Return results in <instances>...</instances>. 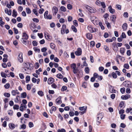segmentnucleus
Wrapping results in <instances>:
<instances>
[{"instance_id": "nucleus-34", "label": "nucleus", "mask_w": 132, "mask_h": 132, "mask_svg": "<svg viewBox=\"0 0 132 132\" xmlns=\"http://www.w3.org/2000/svg\"><path fill=\"white\" fill-rule=\"evenodd\" d=\"M32 86V84L30 85L29 84H27V89L28 90H30L31 89V86Z\"/></svg>"}, {"instance_id": "nucleus-33", "label": "nucleus", "mask_w": 132, "mask_h": 132, "mask_svg": "<svg viewBox=\"0 0 132 132\" xmlns=\"http://www.w3.org/2000/svg\"><path fill=\"white\" fill-rule=\"evenodd\" d=\"M61 97H59L56 99V101L57 103L60 104L62 103V101L61 99L59 100V98H61ZM60 99H61V98H60Z\"/></svg>"}, {"instance_id": "nucleus-13", "label": "nucleus", "mask_w": 132, "mask_h": 132, "mask_svg": "<svg viewBox=\"0 0 132 132\" xmlns=\"http://www.w3.org/2000/svg\"><path fill=\"white\" fill-rule=\"evenodd\" d=\"M22 38L25 40H27L28 39L29 36L26 32H23L22 34Z\"/></svg>"}, {"instance_id": "nucleus-40", "label": "nucleus", "mask_w": 132, "mask_h": 132, "mask_svg": "<svg viewBox=\"0 0 132 132\" xmlns=\"http://www.w3.org/2000/svg\"><path fill=\"white\" fill-rule=\"evenodd\" d=\"M121 37L123 38H126V35L124 32H123L122 33L121 35L120 36Z\"/></svg>"}, {"instance_id": "nucleus-9", "label": "nucleus", "mask_w": 132, "mask_h": 132, "mask_svg": "<svg viewBox=\"0 0 132 132\" xmlns=\"http://www.w3.org/2000/svg\"><path fill=\"white\" fill-rule=\"evenodd\" d=\"M112 46L113 50L115 51H118V48L117 47L116 43L114 42L112 44Z\"/></svg>"}, {"instance_id": "nucleus-43", "label": "nucleus", "mask_w": 132, "mask_h": 132, "mask_svg": "<svg viewBox=\"0 0 132 132\" xmlns=\"http://www.w3.org/2000/svg\"><path fill=\"white\" fill-rule=\"evenodd\" d=\"M73 24L76 27H77L78 26V22L76 20H74L73 21Z\"/></svg>"}, {"instance_id": "nucleus-25", "label": "nucleus", "mask_w": 132, "mask_h": 132, "mask_svg": "<svg viewBox=\"0 0 132 132\" xmlns=\"http://www.w3.org/2000/svg\"><path fill=\"white\" fill-rule=\"evenodd\" d=\"M26 83H28L30 80V77L29 76H27L26 78Z\"/></svg>"}, {"instance_id": "nucleus-45", "label": "nucleus", "mask_w": 132, "mask_h": 132, "mask_svg": "<svg viewBox=\"0 0 132 132\" xmlns=\"http://www.w3.org/2000/svg\"><path fill=\"white\" fill-rule=\"evenodd\" d=\"M71 67L73 69L76 68V65L75 63H73L71 64Z\"/></svg>"}, {"instance_id": "nucleus-64", "label": "nucleus", "mask_w": 132, "mask_h": 132, "mask_svg": "<svg viewBox=\"0 0 132 132\" xmlns=\"http://www.w3.org/2000/svg\"><path fill=\"white\" fill-rule=\"evenodd\" d=\"M116 7L118 10H121V5H117Z\"/></svg>"}, {"instance_id": "nucleus-58", "label": "nucleus", "mask_w": 132, "mask_h": 132, "mask_svg": "<svg viewBox=\"0 0 132 132\" xmlns=\"http://www.w3.org/2000/svg\"><path fill=\"white\" fill-rule=\"evenodd\" d=\"M124 103L123 101L121 102L119 104V106L122 108L124 105Z\"/></svg>"}, {"instance_id": "nucleus-41", "label": "nucleus", "mask_w": 132, "mask_h": 132, "mask_svg": "<svg viewBox=\"0 0 132 132\" xmlns=\"http://www.w3.org/2000/svg\"><path fill=\"white\" fill-rule=\"evenodd\" d=\"M67 89V87L65 86H63L61 89V90L62 91H64L66 90Z\"/></svg>"}, {"instance_id": "nucleus-60", "label": "nucleus", "mask_w": 132, "mask_h": 132, "mask_svg": "<svg viewBox=\"0 0 132 132\" xmlns=\"http://www.w3.org/2000/svg\"><path fill=\"white\" fill-rule=\"evenodd\" d=\"M1 76L2 77L6 78L7 75H5V74L4 72H2L1 73Z\"/></svg>"}, {"instance_id": "nucleus-32", "label": "nucleus", "mask_w": 132, "mask_h": 132, "mask_svg": "<svg viewBox=\"0 0 132 132\" xmlns=\"http://www.w3.org/2000/svg\"><path fill=\"white\" fill-rule=\"evenodd\" d=\"M4 87L5 89H8L9 88L10 86V84L9 83H6L5 85L4 86Z\"/></svg>"}, {"instance_id": "nucleus-39", "label": "nucleus", "mask_w": 132, "mask_h": 132, "mask_svg": "<svg viewBox=\"0 0 132 132\" xmlns=\"http://www.w3.org/2000/svg\"><path fill=\"white\" fill-rule=\"evenodd\" d=\"M125 88L124 87L120 89V92L122 94H123L125 93Z\"/></svg>"}, {"instance_id": "nucleus-4", "label": "nucleus", "mask_w": 132, "mask_h": 132, "mask_svg": "<svg viewBox=\"0 0 132 132\" xmlns=\"http://www.w3.org/2000/svg\"><path fill=\"white\" fill-rule=\"evenodd\" d=\"M117 74L119 76L121 75V73L119 71H116L115 72H112L111 74V75L112 76V77L114 79H116L117 77Z\"/></svg>"}, {"instance_id": "nucleus-18", "label": "nucleus", "mask_w": 132, "mask_h": 132, "mask_svg": "<svg viewBox=\"0 0 132 132\" xmlns=\"http://www.w3.org/2000/svg\"><path fill=\"white\" fill-rule=\"evenodd\" d=\"M125 50V49L124 48H120V52L122 55H123Z\"/></svg>"}, {"instance_id": "nucleus-50", "label": "nucleus", "mask_w": 132, "mask_h": 132, "mask_svg": "<svg viewBox=\"0 0 132 132\" xmlns=\"http://www.w3.org/2000/svg\"><path fill=\"white\" fill-rule=\"evenodd\" d=\"M67 8L69 10H71L72 9V6L70 4H68L67 5Z\"/></svg>"}, {"instance_id": "nucleus-20", "label": "nucleus", "mask_w": 132, "mask_h": 132, "mask_svg": "<svg viewBox=\"0 0 132 132\" xmlns=\"http://www.w3.org/2000/svg\"><path fill=\"white\" fill-rule=\"evenodd\" d=\"M27 96V94L26 92H24L21 94V97L22 98H25Z\"/></svg>"}, {"instance_id": "nucleus-55", "label": "nucleus", "mask_w": 132, "mask_h": 132, "mask_svg": "<svg viewBox=\"0 0 132 132\" xmlns=\"http://www.w3.org/2000/svg\"><path fill=\"white\" fill-rule=\"evenodd\" d=\"M123 67L126 69H128L129 66L128 64H124Z\"/></svg>"}, {"instance_id": "nucleus-47", "label": "nucleus", "mask_w": 132, "mask_h": 132, "mask_svg": "<svg viewBox=\"0 0 132 132\" xmlns=\"http://www.w3.org/2000/svg\"><path fill=\"white\" fill-rule=\"evenodd\" d=\"M57 132H66V130L62 128L61 129H58Z\"/></svg>"}, {"instance_id": "nucleus-54", "label": "nucleus", "mask_w": 132, "mask_h": 132, "mask_svg": "<svg viewBox=\"0 0 132 132\" xmlns=\"http://www.w3.org/2000/svg\"><path fill=\"white\" fill-rule=\"evenodd\" d=\"M16 93L15 91V90H12L11 91L12 94L13 96H15L16 94Z\"/></svg>"}, {"instance_id": "nucleus-48", "label": "nucleus", "mask_w": 132, "mask_h": 132, "mask_svg": "<svg viewBox=\"0 0 132 132\" xmlns=\"http://www.w3.org/2000/svg\"><path fill=\"white\" fill-rule=\"evenodd\" d=\"M123 15L125 17L127 18L128 16V13L127 12H125L123 13Z\"/></svg>"}, {"instance_id": "nucleus-62", "label": "nucleus", "mask_w": 132, "mask_h": 132, "mask_svg": "<svg viewBox=\"0 0 132 132\" xmlns=\"http://www.w3.org/2000/svg\"><path fill=\"white\" fill-rule=\"evenodd\" d=\"M106 42L107 43L111 42H112V40L111 39L108 38L106 40Z\"/></svg>"}, {"instance_id": "nucleus-12", "label": "nucleus", "mask_w": 132, "mask_h": 132, "mask_svg": "<svg viewBox=\"0 0 132 132\" xmlns=\"http://www.w3.org/2000/svg\"><path fill=\"white\" fill-rule=\"evenodd\" d=\"M54 79L52 77H50L48 78L47 82L48 84H51L54 82Z\"/></svg>"}, {"instance_id": "nucleus-37", "label": "nucleus", "mask_w": 132, "mask_h": 132, "mask_svg": "<svg viewBox=\"0 0 132 132\" xmlns=\"http://www.w3.org/2000/svg\"><path fill=\"white\" fill-rule=\"evenodd\" d=\"M19 108V106L18 105H14L13 106V108L14 110H18Z\"/></svg>"}, {"instance_id": "nucleus-49", "label": "nucleus", "mask_w": 132, "mask_h": 132, "mask_svg": "<svg viewBox=\"0 0 132 132\" xmlns=\"http://www.w3.org/2000/svg\"><path fill=\"white\" fill-rule=\"evenodd\" d=\"M33 12L35 14V15L36 16H38V14L37 12V11L36 10V9H34L33 10Z\"/></svg>"}, {"instance_id": "nucleus-5", "label": "nucleus", "mask_w": 132, "mask_h": 132, "mask_svg": "<svg viewBox=\"0 0 132 132\" xmlns=\"http://www.w3.org/2000/svg\"><path fill=\"white\" fill-rule=\"evenodd\" d=\"M85 7L90 13H95L96 12V10L94 8H92L88 5H86Z\"/></svg>"}, {"instance_id": "nucleus-52", "label": "nucleus", "mask_w": 132, "mask_h": 132, "mask_svg": "<svg viewBox=\"0 0 132 132\" xmlns=\"http://www.w3.org/2000/svg\"><path fill=\"white\" fill-rule=\"evenodd\" d=\"M26 128V125L23 124L21 125V127L20 129H25Z\"/></svg>"}, {"instance_id": "nucleus-26", "label": "nucleus", "mask_w": 132, "mask_h": 132, "mask_svg": "<svg viewBox=\"0 0 132 132\" xmlns=\"http://www.w3.org/2000/svg\"><path fill=\"white\" fill-rule=\"evenodd\" d=\"M24 39H23L22 38L21 39V41L22 43L24 44L25 45H27V42L26 41V40H24Z\"/></svg>"}, {"instance_id": "nucleus-3", "label": "nucleus", "mask_w": 132, "mask_h": 132, "mask_svg": "<svg viewBox=\"0 0 132 132\" xmlns=\"http://www.w3.org/2000/svg\"><path fill=\"white\" fill-rule=\"evenodd\" d=\"M32 64L31 63L27 62H24L23 63L24 68H26L27 69L31 70L32 69L30 67L31 65Z\"/></svg>"}, {"instance_id": "nucleus-22", "label": "nucleus", "mask_w": 132, "mask_h": 132, "mask_svg": "<svg viewBox=\"0 0 132 132\" xmlns=\"http://www.w3.org/2000/svg\"><path fill=\"white\" fill-rule=\"evenodd\" d=\"M114 89L113 87L111 85H110V86L109 88V91L111 93H116V92H114L113 91V90Z\"/></svg>"}, {"instance_id": "nucleus-17", "label": "nucleus", "mask_w": 132, "mask_h": 132, "mask_svg": "<svg viewBox=\"0 0 132 132\" xmlns=\"http://www.w3.org/2000/svg\"><path fill=\"white\" fill-rule=\"evenodd\" d=\"M127 27V25L126 23H124L122 25V28L124 30H126Z\"/></svg>"}, {"instance_id": "nucleus-36", "label": "nucleus", "mask_w": 132, "mask_h": 132, "mask_svg": "<svg viewBox=\"0 0 132 132\" xmlns=\"http://www.w3.org/2000/svg\"><path fill=\"white\" fill-rule=\"evenodd\" d=\"M85 71L86 73H88L89 72V69L88 67H86L85 69Z\"/></svg>"}, {"instance_id": "nucleus-51", "label": "nucleus", "mask_w": 132, "mask_h": 132, "mask_svg": "<svg viewBox=\"0 0 132 132\" xmlns=\"http://www.w3.org/2000/svg\"><path fill=\"white\" fill-rule=\"evenodd\" d=\"M101 4L103 8H105L106 7V5L105 3L103 2H102L101 3Z\"/></svg>"}, {"instance_id": "nucleus-15", "label": "nucleus", "mask_w": 132, "mask_h": 132, "mask_svg": "<svg viewBox=\"0 0 132 132\" xmlns=\"http://www.w3.org/2000/svg\"><path fill=\"white\" fill-rule=\"evenodd\" d=\"M10 128L11 129H14L15 127V125L13 123H10L9 124Z\"/></svg>"}, {"instance_id": "nucleus-10", "label": "nucleus", "mask_w": 132, "mask_h": 132, "mask_svg": "<svg viewBox=\"0 0 132 132\" xmlns=\"http://www.w3.org/2000/svg\"><path fill=\"white\" fill-rule=\"evenodd\" d=\"M52 11L53 13V15L54 16L55 15L58 11L57 8L56 7H53L52 9Z\"/></svg>"}, {"instance_id": "nucleus-1", "label": "nucleus", "mask_w": 132, "mask_h": 132, "mask_svg": "<svg viewBox=\"0 0 132 132\" xmlns=\"http://www.w3.org/2000/svg\"><path fill=\"white\" fill-rule=\"evenodd\" d=\"M122 85L126 87L132 88V84L131 82L129 81H125L123 82Z\"/></svg>"}, {"instance_id": "nucleus-19", "label": "nucleus", "mask_w": 132, "mask_h": 132, "mask_svg": "<svg viewBox=\"0 0 132 132\" xmlns=\"http://www.w3.org/2000/svg\"><path fill=\"white\" fill-rule=\"evenodd\" d=\"M17 12L15 10H13V11L12 16L13 17L15 18L17 16Z\"/></svg>"}, {"instance_id": "nucleus-28", "label": "nucleus", "mask_w": 132, "mask_h": 132, "mask_svg": "<svg viewBox=\"0 0 132 132\" xmlns=\"http://www.w3.org/2000/svg\"><path fill=\"white\" fill-rule=\"evenodd\" d=\"M37 93L38 95L41 96H42L44 95L43 92L41 91H38Z\"/></svg>"}, {"instance_id": "nucleus-29", "label": "nucleus", "mask_w": 132, "mask_h": 132, "mask_svg": "<svg viewBox=\"0 0 132 132\" xmlns=\"http://www.w3.org/2000/svg\"><path fill=\"white\" fill-rule=\"evenodd\" d=\"M121 98L123 100H127L128 99V97L126 95H122L121 97Z\"/></svg>"}, {"instance_id": "nucleus-53", "label": "nucleus", "mask_w": 132, "mask_h": 132, "mask_svg": "<svg viewBox=\"0 0 132 132\" xmlns=\"http://www.w3.org/2000/svg\"><path fill=\"white\" fill-rule=\"evenodd\" d=\"M34 124L32 122H30L29 123V126L30 128L33 127L34 126Z\"/></svg>"}, {"instance_id": "nucleus-56", "label": "nucleus", "mask_w": 132, "mask_h": 132, "mask_svg": "<svg viewBox=\"0 0 132 132\" xmlns=\"http://www.w3.org/2000/svg\"><path fill=\"white\" fill-rule=\"evenodd\" d=\"M125 111L123 109L120 110L119 111V113L121 115L123 114L124 112Z\"/></svg>"}, {"instance_id": "nucleus-44", "label": "nucleus", "mask_w": 132, "mask_h": 132, "mask_svg": "<svg viewBox=\"0 0 132 132\" xmlns=\"http://www.w3.org/2000/svg\"><path fill=\"white\" fill-rule=\"evenodd\" d=\"M33 49L35 52H38L39 53L40 52V49L37 48V47H34Z\"/></svg>"}, {"instance_id": "nucleus-35", "label": "nucleus", "mask_w": 132, "mask_h": 132, "mask_svg": "<svg viewBox=\"0 0 132 132\" xmlns=\"http://www.w3.org/2000/svg\"><path fill=\"white\" fill-rule=\"evenodd\" d=\"M26 11L28 14H29L31 13V11L30 9L29 8H26Z\"/></svg>"}, {"instance_id": "nucleus-11", "label": "nucleus", "mask_w": 132, "mask_h": 132, "mask_svg": "<svg viewBox=\"0 0 132 132\" xmlns=\"http://www.w3.org/2000/svg\"><path fill=\"white\" fill-rule=\"evenodd\" d=\"M97 119H99L100 120H101L103 117V113H98L97 116Z\"/></svg>"}, {"instance_id": "nucleus-6", "label": "nucleus", "mask_w": 132, "mask_h": 132, "mask_svg": "<svg viewBox=\"0 0 132 132\" xmlns=\"http://www.w3.org/2000/svg\"><path fill=\"white\" fill-rule=\"evenodd\" d=\"M88 29L91 32H95L96 31V30L95 28L91 26H88Z\"/></svg>"}, {"instance_id": "nucleus-24", "label": "nucleus", "mask_w": 132, "mask_h": 132, "mask_svg": "<svg viewBox=\"0 0 132 132\" xmlns=\"http://www.w3.org/2000/svg\"><path fill=\"white\" fill-rule=\"evenodd\" d=\"M60 9L61 11L64 12H65L67 10L66 8L65 7L63 6H61Z\"/></svg>"}, {"instance_id": "nucleus-57", "label": "nucleus", "mask_w": 132, "mask_h": 132, "mask_svg": "<svg viewBox=\"0 0 132 132\" xmlns=\"http://www.w3.org/2000/svg\"><path fill=\"white\" fill-rule=\"evenodd\" d=\"M47 50V49L46 47H43L42 48L41 51L42 52H45Z\"/></svg>"}, {"instance_id": "nucleus-14", "label": "nucleus", "mask_w": 132, "mask_h": 132, "mask_svg": "<svg viewBox=\"0 0 132 132\" xmlns=\"http://www.w3.org/2000/svg\"><path fill=\"white\" fill-rule=\"evenodd\" d=\"M108 9L110 12L112 14H113L115 12V10L114 9L112 8V7L111 6H109Z\"/></svg>"}, {"instance_id": "nucleus-38", "label": "nucleus", "mask_w": 132, "mask_h": 132, "mask_svg": "<svg viewBox=\"0 0 132 132\" xmlns=\"http://www.w3.org/2000/svg\"><path fill=\"white\" fill-rule=\"evenodd\" d=\"M78 71V70L77 68L73 69V71L74 74H76L77 73Z\"/></svg>"}, {"instance_id": "nucleus-63", "label": "nucleus", "mask_w": 132, "mask_h": 132, "mask_svg": "<svg viewBox=\"0 0 132 132\" xmlns=\"http://www.w3.org/2000/svg\"><path fill=\"white\" fill-rule=\"evenodd\" d=\"M19 77H20V78L21 79H23L24 78V77L23 74L21 73H19Z\"/></svg>"}, {"instance_id": "nucleus-42", "label": "nucleus", "mask_w": 132, "mask_h": 132, "mask_svg": "<svg viewBox=\"0 0 132 132\" xmlns=\"http://www.w3.org/2000/svg\"><path fill=\"white\" fill-rule=\"evenodd\" d=\"M4 95L6 97H9L10 96V93H5L4 94Z\"/></svg>"}, {"instance_id": "nucleus-8", "label": "nucleus", "mask_w": 132, "mask_h": 132, "mask_svg": "<svg viewBox=\"0 0 132 132\" xmlns=\"http://www.w3.org/2000/svg\"><path fill=\"white\" fill-rule=\"evenodd\" d=\"M81 49L80 48H78L77 51L75 52V54L77 56L80 55L81 54Z\"/></svg>"}, {"instance_id": "nucleus-2", "label": "nucleus", "mask_w": 132, "mask_h": 132, "mask_svg": "<svg viewBox=\"0 0 132 132\" xmlns=\"http://www.w3.org/2000/svg\"><path fill=\"white\" fill-rule=\"evenodd\" d=\"M66 26L65 25L63 24L62 26V28L61 30V34L62 35L64 34L65 32L66 34L69 32V30L68 29H66Z\"/></svg>"}, {"instance_id": "nucleus-21", "label": "nucleus", "mask_w": 132, "mask_h": 132, "mask_svg": "<svg viewBox=\"0 0 132 132\" xmlns=\"http://www.w3.org/2000/svg\"><path fill=\"white\" fill-rule=\"evenodd\" d=\"M111 18L113 22H115L116 18V16L114 15H113L112 16H111Z\"/></svg>"}, {"instance_id": "nucleus-7", "label": "nucleus", "mask_w": 132, "mask_h": 132, "mask_svg": "<svg viewBox=\"0 0 132 132\" xmlns=\"http://www.w3.org/2000/svg\"><path fill=\"white\" fill-rule=\"evenodd\" d=\"M22 56V53H20L19 54L18 57V61L21 63H22L23 62V59Z\"/></svg>"}, {"instance_id": "nucleus-30", "label": "nucleus", "mask_w": 132, "mask_h": 132, "mask_svg": "<svg viewBox=\"0 0 132 132\" xmlns=\"http://www.w3.org/2000/svg\"><path fill=\"white\" fill-rule=\"evenodd\" d=\"M79 109L80 111H83L84 110L85 111L86 109V107L85 106L79 107Z\"/></svg>"}, {"instance_id": "nucleus-27", "label": "nucleus", "mask_w": 132, "mask_h": 132, "mask_svg": "<svg viewBox=\"0 0 132 132\" xmlns=\"http://www.w3.org/2000/svg\"><path fill=\"white\" fill-rule=\"evenodd\" d=\"M55 45L53 43H51L50 44V47L53 49H54Z\"/></svg>"}, {"instance_id": "nucleus-59", "label": "nucleus", "mask_w": 132, "mask_h": 132, "mask_svg": "<svg viewBox=\"0 0 132 132\" xmlns=\"http://www.w3.org/2000/svg\"><path fill=\"white\" fill-rule=\"evenodd\" d=\"M13 30L14 31V33L16 34H18V30L16 28H13Z\"/></svg>"}, {"instance_id": "nucleus-31", "label": "nucleus", "mask_w": 132, "mask_h": 132, "mask_svg": "<svg viewBox=\"0 0 132 132\" xmlns=\"http://www.w3.org/2000/svg\"><path fill=\"white\" fill-rule=\"evenodd\" d=\"M56 77L60 79H62L63 78V76L61 73H59L57 75Z\"/></svg>"}, {"instance_id": "nucleus-23", "label": "nucleus", "mask_w": 132, "mask_h": 132, "mask_svg": "<svg viewBox=\"0 0 132 132\" xmlns=\"http://www.w3.org/2000/svg\"><path fill=\"white\" fill-rule=\"evenodd\" d=\"M71 28L72 30L75 32H76L77 31V30L76 28L74 26H71Z\"/></svg>"}, {"instance_id": "nucleus-61", "label": "nucleus", "mask_w": 132, "mask_h": 132, "mask_svg": "<svg viewBox=\"0 0 132 132\" xmlns=\"http://www.w3.org/2000/svg\"><path fill=\"white\" fill-rule=\"evenodd\" d=\"M104 48L105 49V50L106 51L108 52L109 50L108 47L106 45H104Z\"/></svg>"}, {"instance_id": "nucleus-46", "label": "nucleus", "mask_w": 132, "mask_h": 132, "mask_svg": "<svg viewBox=\"0 0 132 132\" xmlns=\"http://www.w3.org/2000/svg\"><path fill=\"white\" fill-rule=\"evenodd\" d=\"M33 45L34 46H37L38 44L37 43L36 40H34L32 42Z\"/></svg>"}, {"instance_id": "nucleus-16", "label": "nucleus", "mask_w": 132, "mask_h": 132, "mask_svg": "<svg viewBox=\"0 0 132 132\" xmlns=\"http://www.w3.org/2000/svg\"><path fill=\"white\" fill-rule=\"evenodd\" d=\"M87 38L89 39H91L92 38V34L90 33H88L86 34Z\"/></svg>"}]
</instances>
